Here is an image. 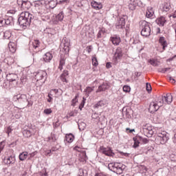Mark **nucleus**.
<instances>
[{
  "instance_id": "nucleus-15",
  "label": "nucleus",
  "mask_w": 176,
  "mask_h": 176,
  "mask_svg": "<svg viewBox=\"0 0 176 176\" xmlns=\"http://www.w3.org/2000/svg\"><path fill=\"white\" fill-rule=\"evenodd\" d=\"M123 54L122 52V48L118 47L113 56L115 63H117L120 58H122Z\"/></svg>"
},
{
  "instance_id": "nucleus-59",
  "label": "nucleus",
  "mask_w": 176,
  "mask_h": 176,
  "mask_svg": "<svg viewBox=\"0 0 176 176\" xmlns=\"http://www.w3.org/2000/svg\"><path fill=\"white\" fill-rule=\"evenodd\" d=\"M146 90L147 91H151L152 90V86L149 83H146Z\"/></svg>"
},
{
  "instance_id": "nucleus-54",
  "label": "nucleus",
  "mask_w": 176,
  "mask_h": 176,
  "mask_svg": "<svg viewBox=\"0 0 176 176\" xmlns=\"http://www.w3.org/2000/svg\"><path fill=\"white\" fill-rule=\"evenodd\" d=\"M69 0H60L57 3L58 5H65V3H69Z\"/></svg>"
},
{
  "instance_id": "nucleus-1",
  "label": "nucleus",
  "mask_w": 176,
  "mask_h": 176,
  "mask_svg": "<svg viewBox=\"0 0 176 176\" xmlns=\"http://www.w3.org/2000/svg\"><path fill=\"white\" fill-rule=\"evenodd\" d=\"M170 138L168 137V133L166 131H161L157 133V137L155 138V142L158 145H164L167 144Z\"/></svg>"
},
{
  "instance_id": "nucleus-6",
  "label": "nucleus",
  "mask_w": 176,
  "mask_h": 176,
  "mask_svg": "<svg viewBox=\"0 0 176 176\" xmlns=\"http://www.w3.org/2000/svg\"><path fill=\"white\" fill-rule=\"evenodd\" d=\"M100 151L101 153H103V155L109 156L110 157H113V156H115V153L112 151V148H111V147L106 148L104 146H100Z\"/></svg>"
},
{
  "instance_id": "nucleus-49",
  "label": "nucleus",
  "mask_w": 176,
  "mask_h": 176,
  "mask_svg": "<svg viewBox=\"0 0 176 176\" xmlns=\"http://www.w3.org/2000/svg\"><path fill=\"white\" fill-rule=\"evenodd\" d=\"M92 64L95 67H97V65H98V61L97 60V58H96V56L92 57Z\"/></svg>"
},
{
  "instance_id": "nucleus-56",
  "label": "nucleus",
  "mask_w": 176,
  "mask_h": 176,
  "mask_svg": "<svg viewBox=\"0 0 176 176\" xmlns=\"http://www.w3.org/2000/svg\"><path fill=\"white\" fill-rule=\"evenodd\" d=\"M44 113H45V115H50V113H52V109H46L44 110Z\"/></svg>"
},
{
  "instance_id": "nucleus-45",
  "label": "nucleus",
  "mask_w": 176,
  "mask_h": 176,
  "mask_svg": "<svg viewBox=\"0 0 176 176\" xmlns=\"http://www.w3.org/2000/svg\"><path fill=\"white\" fill-rule=\"evenodd\" d=\"M65 64V59L61 58L60 60L59 66H58V69H60V71L63 70V66Z\"/></svg>"
},
{
  "instance_id": "nucleus-43",
  "label": "nucleus",
  "mask_w": 176,
  "mask_h": 176,
  "mask_svg": "<svg viewBox=\"0 0 176 176\" xmlns=\"http://www.w3.org/2000/svg\"><path fill=\"white\" fill-rule=\"evenodd\" d=\"M12 33L10 32V31L7 30L3 33L4 39H10Z\"/></svg>"
},
{
  "instance_id": "nucleus-34",
  "label": "nucleus",
  "mask_w": 176,
  "mask_h": 176,
  "mask_svg": "<svg viewBox=\"0 0 176 176\" xmlns=\"http://www.w3.org/2000/svg\"><path fill=\"white\" fill-rule=\"evenodd\" d=\"M63 19H64V13L61 12L58 15L56 16L54 21H56V23H58V21H63Z\"/></svg>"
},
{
  "instance_id": "nucleus-40",
  "label": "nucleus",
  "mask_w": 176,
  "mask_h": 176,
  "mask_svg": "<svg viewBox=\"0 0 176 176\" xmlns=\"http://www.w3.org/2000/svg\"><path fill=\"white\" fill-rule=\"evenodd\" d=\"M117 164L118 163H113V162L109 164H108L109 170H110V171H113V173H115V170H116Z\"/></svg>"
},
{
  "instance_id": "nucleus-50",
  "label": "nucleus",
  "mask_w": 176,
  "mask_h": 176,
  "mask_svg": "<svg viewBox=\"0 0 176 176\" xmlns=\"http://www.w3.org/2000/svg\"><path fill=\"white\" fill-rule=\"evenodd\" d=\"M140 142H142V144H148L149 142V140L147 138H144L141 136H140Z\"/></svg>"
},
{
  "instance_id": "nucleus-8",
  "label": "nucleus",
  "mask_w": 176,
  "mask_h": 176,
  "mask_svg": "<svg viewBox=\"0 0 176 176\" xmlns=\"http://www.w3.org/2000/svg\"><path fill=\"white\" fill-rule=\"evenodd\" d=\"M18 23L19 25L23 28V30H25V28H27V27H28V25H30V24L31 23L30 21L25 19L21 15L19 16L18 19Z\"/></svg>"
},
{
  "instance_id": "nucleus-60",
  "label": "nucleus",
  "mask_w": 176,
  "mask_h": 176,
  "mask_svg": "<svg viewBox=\"0 0 176 176\" xmlns=\"http://www.w3.org/2000/svg\"><path fill=\"white\" fill-rule=\"evenodd\" d=\"M102 34H104V31L102 30H99L98 33V38H102Z\"/></svg>"
},
{
  "instance_id": "nucleus-44",
  "label": "nucleus",
  "mask_w": 176,
  "mask_h": 176,
  "mask_svg": "<svg viewBox=\"0 0 176 176\" xmlns=\"http://www.w3.org/2000/svg\"><path fill=\"white\" fill-rule=\"evenodd\" d=\"M47 32L48 33L49 38H54V31L52 29H49L47 30Z\"/></svg>"
},
{
  "instance_id": "nucleus-5",
  "label": "nucleus",
  "mask_w": 176,
  "mask_h": 176,
  "mask_svg": "<svg viewBox=\"0 0 176 176\" xmlns=\"http://www.w3.org/2000/svg\"><path fill=\"white\" fill-rule=\"evenodd\" d=\"M33 13H38V14H43V4L40 1L34 3V6L32 8Z\"/></svg>"
},
{
  "instance_id": "nucleus-42",
  "label": "nucleus",
  "mask_w": 176,
  "mask_h": 176,
  "mask_svg": "<svg viewBox=\"0 0 176 176\" xmlns=\"http://www.w3.org/2000/svg\"><path fill=\"white\" fill-rule=\"evenodd\" d=\"M56 140H57V138H56V135H54V134H52L50 137H48L47 138V142H50V141L52 142H54L56 141Z\"/></svg>"
},
{
  "instance_id": "nucleus-33",
  "label": "nucleus",
  "mask_w": 176,
  "mask_h": 176,
  "mask_svg": "<svg viewBox=\"0 0 176 176\" xmlns=\"http://www.w3.org/2000/svg\"><path fill=\"white\" fill-rule=\"evenodd\" d=\"M134 141V144L133 145V148H138L140 146V143L141 142L140 140V136H135V138H133Z\"/></svg>"
},
{
  "instance_id": "nucleus-55",
  "label": "nucleus",
  "mask_w": 176,
  "mask_h": 176,
  "mask_svg": "<svg viewBox=\"0 0 176 176\" xmlns=\"http://www.w3.org/2000/svg\"><path fill=\"white\" fill-rule=\"evenodd\" d=\"M47 102H53V95L52 94L51 92H50V94H48Z\"/></svg>"
},
{
  "instance_id": "nucleus-22",
  "label": "nucleus",
  "mask_w": 176,
  "mask_h": 176,
  "mask_svg": "<svg viewBox=\"0 0 176 176\" xmlns=\"http://www.w3.org/2000/svg\"><path fill=\"white\" fill-rule=\"evenodd\" d=\"M159 43L161 46H162L163 50H166V47H167V46L168 45V44L167 43V41L164 37H160Z\"/></svg>"
},
{
  "instance_id": "nucleus-61",
  "label": "nucleus",
  "mask_w": 176,
  "mask_h": 176,
  "mask_svg": "<svg viewBox=\"0 0 176 176\" xmlns=\"http://www.w3.org/2000/svg\"><path fill=\"white\" fill-rule=\"evenodd\" d=\"M92 118L93 119H98V120L100 119V118L98 117V114L97 113H95L92 114Z\"/></svg>"
},
{
  "instance_id": "nucleus-62",
  "label": "nucleus",
  "mask_w": 176,
  "mask_h": 176,
  "mask_svg": "<svg viewBox=\"0 0 176 176\" xmlns=\"http://www.w3.org/2000/svg\"><path fill=\"white\" fill-rule=\"evenodd\" d=\"M95 176H108V175L104 173H98L95 175Z\"/></svg>"
},
{
  "instance_id": "nucleus-17",
  "label": "nucleus",
  "mask_w": 176,
  "mask_h": 176,
  "mask_svg": "<svg viewBox=\"0 0 176 176\" xmlns=\"http://www.w3.org/2000/svg\"><path fill=\"white\" fill-rule=\"evenodd\" d=\"M16 162V158L13 156H8L4 157V164H7V166H9V164H14Z\"/></svg>"
},
{
  "instance_id": "nucleus-2",
  "label": "nucleus",
  "mask_w": 176,
  "mask_h": 176,
  "mask_svg": "<svg viewBox=\"0 0 176 176\" xmlns=\"http://www.w3.org/2000/svg\"><path fill=\"white\" fill-rule=\"evenodd\" d=\"M139 25L141 30V35L148 38L151 35V26H149V23L146 21H142L139 23Z\"/></svg>"
},
{
  "instance_id": "nucleus-20",
  "label": "nucleus",
  "mask_w": 176,
  "mask_h": 176,
  "mask_svg": "<svg viewBox=\"0 0 176 176\" xmlns=\"http://www.w3.org/2000/svg\"><path fill=\"white\" fill-rule=\"evenodd\" d=\"M160 9L162 12L166 13V12H168L171 9V4L170 3H164L161 5Z\"/></svg>"
},
{
  "instance_id": "nucleus-31",
  "label": "nucleus",
  "mask_w": 176,
  "mask_h": 176,
  "mask_svg": "<svg viewBox=\"0 0 176 176\" xmlns=\"http://www.w3.org/2000/svg\"><path fill=\"white\" fill-rule=\"evenodd\" d=\"M65 140L67 142H69V144H71V142H73L74 140H75V136H74L72 133L66 134Z\"/></svg>"
},
{
  "instance_id": "nucleus-37",
  "label": "nucleus",
  "mask_w": 176,
  "mask_h": 176,
  "mask_svg": "<svg viewBox=\"0 0 176 176\" xmlns=\"http://www.w3.org/2000/svg\"><path fill=\"white\" fill-rule=\"evenodd\" d=\"M8 47L11 53H14L16 52V44L14 43L10 42L8 44Z\"/></svg>"
},
{
  "instance_id": "nucleus-48",
  "label": "nucleus",
  "mask_w": 176,
  "mask_h": 176,
  "mask_svg": "<svg viewBox=\"0 0 176 176\" xmlns=\"http://www.w3.org/2000/svg\"><path fill=\"white\" fill-rule=\"evenodd\" d=\"M50 5V8H51V9H54V8H56V6L57 5V3H56V1H51L49 3Z\"/></svg>"
},
{
  "instance_id": "nucleus-30",
  "label": "nucleus",
  "mask_w": 176,
  "mask_h": 176,
  "mask_svg": "<svg viewBox=\"0 0 176 176\" xmlns=\"http://www.w3.org/2000/svg\"><path fill=\"white\" fill-rule=\"evenodd\" d=\"M52 58H53V55H52V53L50 52H47L44 56H43V60L45 61V63H49L51 61Z\"/></svg>"
},
{
  "instance_id": "nucleus-26",
  "label": "nucleus",
  "mask_w": 176,
  "mask_h": 176,
  "mask_svg": "<svg viewBox=\"0 0 176 176\" xmlns=\"http://www.w3.org/2000/svg\"><path fill=\"white\" fill-rule=\"evenodd\" d=\"M153 14H155L153 8L152 7H148L146 12V17H147L148 19H152V17H153Z\"/></svg>"
},
{
  "instance_id": "nucleus-32",
  "label": "nucleus",
  "mask_w": 176,
  "mask_h": 176,
  "mask_svg": "<svg viewBox=\"0 0 176 176\" xmlns=\"http://www.w3.org/2000/svg\"><path fill=\"white\" fill-rule=\"evenodd\" d=\"M68 76V71L65 70L63 73L60 75V80L63 83H67V77Z\"/></svg>"
},
{
  "instance_id": "nucleus-21",
  "label": "nucleus",
  "mask_w": 176,
  "mask_h": 176,
  "mask_svg": "<svg viewBox=\"0 0 176 176\" xmlns=\"http://www.w3.org/2000/svg\"><path fill=\"white\" fill-rule=\"evenodd\" d=\"M108 105V100H102L98 102L95 105L94 108H101L102 107H107Z\"/></svg>"
},
{
  "instance_id": "nucleus-11",
  "label": "nucleus",
  "mask_w": 176,
  "mask_h": 176,
  "mask_svg": "<svg viewBox=\"0 0 176 176\" xmlns=\"http://www.w3.org/2000/svg\"><path fill=\"white\" fill-rule=\"evenodd\" d=\"M6 79L7 80H8V82H14L15 85H17V82L19 80V76H17V74H8L6 76Z\"/></svg>"
},
{
  "instance_id": "nucleus-38",
  "label": "nucleus",
  "mask_w": 176,
  "mask_h": 176,
  "mask_svg": "<svg viewBox=\"0 0 176 176\" xmlns=\"http://www.w3.org/2000/svg\"><path fill=\"white\" fill-rule=\"evenodd\" d=\"M19 157L21 162H24V160H25V159H27V157H28V153L23 152L19 155Z\"/></svg>"
},
{
  "instance_id": "nucleus-12",
  "label": "nucleus",
  "mask_w": 176,
  "mask_h": 176,
  "mask_svg": "<svg viewBox=\"0 0 176 176\" xmlns=\"http://www.w3.org/2000/svg\"><path fill=\"white\" fill-rule=\"evenodd\" d=\"M12 21H13V19L12 17L4 19L2 18V15H0V27H3V25H10V24H12Z\"/></svg>"
},
{
  "instance_id": "nucleus-16",
  "label": "nucleus",
  "mask_w": 176,
  "mask_h": 176,
  "mask_svg": "<svg viewBox=\"0 0 176 176\" xmlns=\"http://www.w3.org/2000/svg\"><path fill=\"white\" fill-rule=\"evenodd\" d=\"M116 170L114 173H116V174H122L123 171L126 169V165L120 163H117V165H116Z\"/></svg>"
},
{
  "instance_id": "nucleus-7",
  "label": "nucleus",
  "mask_w": 176,
  "mask_h": 176,
  "mask_svg": "<svg viewBox=\"0 0 176 176\" xmlns=\"http://www.w3.org/2000/svg\"><path fill=\"white\" fill-rule=\"evenodd\" d=\"M14 101H18L21 104H24L25 102H28V99L27 98V95L25 94H18L15 95L13 97Z\"/></svg>"
},
{
  "instance_id": "nucleus-24",
  "label": "nucleus",
  "mask_w": 176,
  "mask_h": 176,
  "mask_svg": "<svg viewBox=\"0 0 176 176\" xmlns=\"http://www.w3.org/2000/svg\"><path fill=\"white\" fill-rule=\"evenodd\" d=\"M35 133H36V131L34 129L24 130L23 131V134L24 137H26L27 138L31 137V135H34Z\"/></svg>"
},
{
  "instance_id": "nucleus-51",
  "label": "nucleus",
  "mask_w": 176,
  "mask_h": 176,
  "mask_svg": "<svg viewBox=\"0 0 176 176\" xmlns=\"http://www.w3.org/2000/svg\"><path fill=\"white\" fill-rule=\"evenodd\" d=\"M85 102H86V98H82V102H81V103L80 104V106H79V109L80 111H82V108H83V107H85Z\"/></svg>"
},
{
  "instance_id": "nucleus-35",
  "label": "nucleus",
  "mask_w": 176,
  "mask_h": 176,
  "mask_svg": "<svg viewBox=\"0 0 176 176\" xmlns=\"http://www.w3.org/2000/svg\"><path fill=\"white\" fill-rule=\"evenodd\" d=\"M40 42L39 40H34L33 41L30 43V47H33L34 49H36L39 47Z\"/></svg>"
},
{
  "instance_id": "nucleus-39",
  "label": "nucleus",
  "mask_w": 176,
  "mask_h": 176,
  "mask_svg": "<svg viewBox=\"0 0 176 176\" xmlns=\"http://www.w3.org/2000/svg\"><path fill=\"white\" fill-rule=\"evenodd\" d=\"M130 109H127L126 107H124L122 109V115L125 116V118H130Z\"/></svg>"
},
{
  "instance_id": "nucleus-18",
  "label": "nucleus",
  "mask_w": 176,
  "mask_h": 176,
  "mask_svg": "<svg viewBox=\"0 0 176 176\" xmlns=\"http://www.w3.org/2000/svg\"><path fill=\"white\" fill-rule=\"evenodd\" d=\"M126 25V21L124 17L119 18L118 21L116 23V28H123Z\"/></svg>"
},
{
  "instance_id": "nucleus-36",
  "label": "nucleus",
  "mask_w": 176,
  "mask_h": 176,
  "mask_svg": "<svg viewBox=\"0 0 176 176\" xmlns=\"http://www.w3.org/2000/svg\"><path fill=\"white\" fill-rule=\"evenodd\" d=\"M63 50L65 52V54H68L69 53V42L66 41L63 43Z\"/></svg>"
},
{
  "instance_id": "nucleus-46",
  "label": "nucleus",
  "mask_w": 176,
  "mask_h": 176,
  "mask_svg": "<svg viewBox=\"0 0 176 176\" xmlns=\"http://www.w3.org/2000/svg\"><path fill=\"white\" fill-rule=\"evenodd\" d=\"M93 90H94V88H91L90 87H87L85 89V91L86 93V96H89V94H90L91 93V91H93Z\"/></svg>"
},
{
  "instance_id": "nucleus-57",
  "label": "nucleus",
  "mask_w": 176,
  "mask_h": 176,
  "mask_svg": "<svg viewBox=\"0 0 176 176\" xmlns=\"http://www.w3.org/2000/svg\"><path fill=\"white\" fill-rule=\"evenodd\" d=\"M78 102V96H76L73 100H72V104L73 107H75V104Z\"/></svg>"
},
{
  "instance_id": "nucleus-52",
  "label": "nucleus",
  "mask_w": 176,
  "mask_h": 176,
  "mask_svg": "<svg viewBox=\"0 0 176 176\" xmlns=\"http://www.w3.org/2000/svg\"><path fill=\"white\" fill-rule=\"evenodd\" d=\"M122 90L125 93H129V91H130V90H131V88L129 85H124L122 88Z\"/></svg>"
},
{
  "instance_id": "nucleus-53",
  "label": "nucleus",
  "mask_w": 176,
  "mask_h": 176,
  "mask_svg": "<svg viewBox=\"0 0 176 176\" xmlns=\"http://www.w3.org/2000/svg\"><path fill=\"white\" fill-rule=\"evenodd\" d=\"M37 153H38L37 151H34V152L32 153L28 154V160H31V158H32V157H34V156H35Z\"/></svg>"
},
{
  "instance_id": "nucleus-3",
  "label": "nucleus",
  "mask_w": 176,
  "mask_h": 176,
  "mask_svg": "<svg viewBox=\"0 0 176 176\" xmlns=\"http://www.w3.org/2000/svg\"><path fill=\"white\" fill-rule=\"evenodd\" d=\"M160 107H163V100L158 98L150 103L148 111L151 113H153L159 111Z\"/></svg>"
},
{
  "instance_id": "nucleus-63",
  "label": "nucleus",
  "mask_w": 176,
  "mask_h": 176,
  "mask_svg": "<svg viewBox=\"0 0 176 176\" xmlns=\"http://www.w3.org/2000/svg\"><path fill=\"white\" fill-rule=\"evenodd\" d=\"M10 133H12V128L10 126L7 128V133L8 134V135Z\"/></svg>"
},
{
  "instance_id": "nucleus-10",
  "label": "nucleus",
  "mask_w": 176,
  "mask_h": 176,
  "mask_svg": "<svg viewBox=\"0 0 176 176\" xmlns=\"http://www.w3.org/2000/svg\"><path fill=\"white\" fill-rule=\"evenodd\" d=\"M159 99L162 100V105L163 104H170L171 102H173V95H171V94H167L165 96L159 98Z\"/></svg>"
},
{
  "instance_id": "nucleus-27",
  "label": "nucleus",
  "mask_w": 176,
  "mask_h": 176,
  "mask_svg": "<svg viewBox=\"0 0 176 176\" xmlns=\"http://www.w3.org/2000/svg\"><path fill=\"white\" fill-rule=\"evenodd\" d=\"M91 5L94 9L96 10H100V9H102V4L101 3L96 2V1H92Z\"/></svg>"
},
{
  "instance_id": "nucleus-58",
  "label": "nucleus",
  "mask_w": 176,
  "mask_h": 176,
  "mask_svg": "<svg viewBox=\"0 0 176 176\" xmlns=\"http://www.w3.org/2000/svg\"><path fill=\"white\" fill-rule=\"evenodd\" d=\"M80 126H83L84 128H81ZM79 130H85V127H86V124L82 122L81 124H78Z\"/></svg>"
},
{
  "instance_id": "nucleus-25",
  "label": "nucleus",
  "mask_w": 176,
  "mask_h": 176,
  "mask_svg": "<svg viewBox=\"0 0 176 176\" xmlns=\"http://www.w3.org/2000/svg\"><path fill=\"white\" fill-rule=\"evenodd\" d=\"M110 41L112 42L113 45L118 46L120 43V37L119 36L115 35L111 37Z\"/></svg>"
},
{
  "instance_id": "nucleus-19",
  "label": "nucleus",
  "mask_w": 176,
  "mask_h": 176,
  "mask_svg": "<svg viewBox=\"0 0 176 176\" xmlns=\"http://www.w3.org/2000/svg\"><path fill=\"white\" fill-rule=\"evenodd\" d=\"M21 16L23 17V19L28 20L31 23V20L34 19V15L30 14L28 12H23L21 13Z\"/></svg>"
},
{
  "instance_id": "nucleus-14",
  "label": "nucleus",
  "mask_w": 176,
  "mask_h": 176,
  "mask_svg": "<svg viewBox=\"0 0 176 176\" xmlns=\"http://www.w3.org/2000/svg\"><path fill=\"white\" fill-rule=\"evenodd\" d=\"M74 151H76L77 152H80V156H82L81 162H85V160H87V156L86 155V151H83L80 146H76L74 148Z\"/></svg>"
},
{
  "instance_id": "nucleus-4",
  "label": "nucleus",
  "mask_w": 176,
  "mask_h": 176,
  "mask_svg": "<svg viewBox=\"0 0 176 176\" xmlns=\"http://www.w3.org/2000/svg\"><path fill=\"white\" fill-rule=\"evenodd\" d=\"M142 129H143L144 133H145L146 134V137H148V138H151L152 135H153L154 134H156V130H155V129H152V126H151L148 124L143 125Z\"/></svg>"
},
{
  "instance_id": "nucleus-9",
  "label": "nucleus",
  "mask_w": 176,
  "mask_h": 176,
  "mask_svg": "<svg viewBox=\"0 0 176 176\" xmlns=\"http://www.w3.org/2000/svg\"><path fill=\"white\" fill-rule=\"evenodd\" d=\"M17 3L23 10L30 9V3L28 0H17Z\"/></svg>"
},
{
  "instance_id": "nucleus-64",
  "label": "nucleus",
  "mask_w": 176,
  "mask_h": 176,
  "mask_svg": "<svg viewBox=\"0 0 176 176\" xmlns=\"http://www.w3.org/2000/svg\"><path fill=\"white\" fill-rule=\"evenodd\" d=\"M173 142L176 144V133H175L174 137L173 138Z\"/></svg>"
},
{
  "instance_id": "nucleus-13",
  "label": "nucleus",
  "mask_w": 176,
  "mask_h": 176,
  "mask_svg": "<svg viewBox=\"0 0 176 176\" xmlns=\"http://www.w3.org/2000/svg\"><path fill=\"white\" fill-rule=\"evenodd\" d=\"M47 76V73L46 72L43 70H39L38 72H36L34 73V76L36 79V80H42L45 76Z\"/></svg>"
},
{
  "instance_id": "nucleus-29",
  "label": "nucleus",
  "mask_w": 176,
  "mask_h": 176,
  "mask_svg": "<svg viewBox=\"0 0 176 176\" xmlns=\"http://www.w3.org/2000/svg\"><path fill=\"white\" fill-rule=\"evenodd\" d=\"M166 21H167L166 20V17L164 16H160L156 20L157 24H158V25H160L161 27H163V25L166 24Z\"/></svg>"
},
{
  "instance_id": "nucleus-28",
  "label": "nucleus",
  "mask_w": 176,
  "mask_h": 176,
  "mask_svg": "<svg viewBox=\"0 0 176 176\" xmlns=\"http://www.w3.org/2000/svg\"><path fill=\"white\" fill-rule=\"evenodd\" d=\"M138 3H137V0H131V2L129 3V8L130 10H135V8L138 6Z\"/></svg>"
},
{
  "instance_id": "nucleus-47",
  "label": "nucleus",
  "mask_w": 176,
  "mask_h": 176,
  "mask_svg": "<svg viewBox=\"0 0 176 176\" xmlns=\"http://www.w3.org/2000/svg\"><path fill=\"white\" fill-rule=\"evenodd\" d=\"M50 93L53 95L55 96V97H57L58 96V93H60V91L58 89H52L50 91Z\"/></svg>"
},
{
  "instance_id": "nucleus-23",
  "label": "nucleus",
  "mask_w": 176,
  "mask_h": 176,
  "mask_svg": "<svg viewBox=\"0 0 176 176\" xmlns=\"http://www.w3.org/2000/svg\"><path fill=\"white\" fill-rule=\"evenodd\" d=\"M109 89V85L108 83H103L100 86L98 87V89L96 91V93H101V91H105Z\"/></svg>"
},
{
  "instance_id": "nucleus-41",
  "label": "nucleus",
  "mask_w": 176,
  "mask_h": 176,
  "mask_svg": "<svg viewBox=\"0 0 176 176\" xmlns=\"http://www.w3.org/2000/svg\"><path fill=\"white\" fill-rule=\"evenodd\" d=\"M148 63L149 64H151V65H153V67H159V62L157 61V60H155L154 58L149 59Z\"/></svg>"
}]
</instances>
